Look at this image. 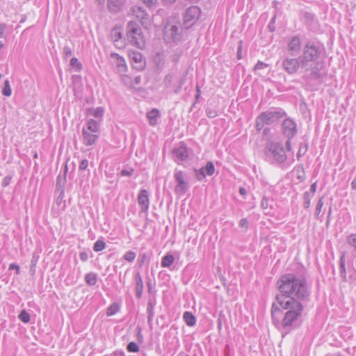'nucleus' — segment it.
<instances>
[{
    "instance_id": "obj_26",
    "label": "nucleus",
    "mask_w": 356,
    "mask_h": 356,
    "mask_svg": "<svg viewBox=\"0 0 356 356\" xmlns=\"http://www.w3.org/2000/svg\"><path fill=\"white\" fill-rule=\"evenodd\" d=\"M183 318L187 325L191 327L195 325L196 323V319L195 316L191 312H185L184 313Z\"/></svg>"
},
{
    "instance_id": "obj_11",
    "label": "nucleus",
    "mask_w": 356,
    "mask_h": 356,
    "mask_svg": "<svg viewBox=\"0 0 356 356\" xmlns=\"http://www.w3.org/2000/svg\"><path fill=\"white\" fill-rule=\"evenodd\" d=\"M129 58L133 67L136 70L142 71L145 68L146 61L141 53L136 51H131Z\"/></svg>"
},
{
    "instance_id": "obj_50",
    "label": "nucleus",
    "mask_w": 356,
    "mask_h": 356,
    "mask_svg": "<svg viewBox=\"0 0 356 356\" xmlns=\"http://www.w3.org/2000/svg\"><path fill=\"white\" fill-rule=\"evenodd\" d=\"M242 44L243 42L241 40L238 42V49H237V58L238 59L242 58Z\"/></svg>"
},
{
    "instance_id": "obj_35",
    "label": "nucleus",
    "mask_w": 356,
    "mask_h": 356,
    "mask_svg": "<svg viewBox=\"0 0 356 356\" xmlns=\"http://www.w3.org/2000/svg\"><path fill=\"white\" fill-rule=\"evenodd\" d=\"M11 93H12V90H11V88H10V86L9 81L8 80H6L4 81V86H3V88L2 90V94L4 96L9 97V96L11 95Z\"/></svg>"
},
{
    "instance_id": "obj_29",
    "label": "nucleus",
    "mask_w": 356,
    "mask_h": 356,
    "mask_svg": "<svg viewBox=\"0 0 356 356\" xmlns=\"http://www.w3.org/2000/svg\"><path fill=\"white\" fill-rule=\"evenodd\" d=\"M97 275L94 273H90L86 275L85 281L90 286H94L97 283Z\"/></svg>"
},
{
    "instance_id": "obj_16",
    "label": "nucleus",
    "mask_w": 356,
    "mask_h": 356,
    "mask_svg": "<svg viewBox=\"0 0 356 356\" xmlns=\"http://www.w3.org/2000/svg\"><path fill=\"white\" fill-rule=\"evenodd\" d=\"M83 143L86 146L94 145L99 138L97 134H93L88 131L85 128L82 129Z\"/></svg>"
},
{
    "instance_id": "obj_30",
    "label": "nucleus",
    "mask_w": 356,
    "mask_h": 356,
    "mask_svg": "<svg viewBox=\"0 0 356 356\" xmlns=\"http://www.w3.org/2000/svg\"><path fill=\"white\" fill-rule=\"evenodd\" d=\"M264 124H266V120H265L264 116L262 115V114L261 113L256 119V122H255L256 129L258 131H260L263 129Z\"/></svg>"
},
{
    "instance_id": "obj_31",
    "label": "nucleus",
    "mask_w": 356,
    "mask_h": 356,
    "mask_svg": "<svg viewBox=\"0 0 356 356\" xmlns=\"http://www.w3.org/2000/svg\"><path fill=\"white\" fill-rule=\"evenodd\" d=\"M346 241L354 250L356 253V234H350L346 238Z\"/></svg>"
},
{
    "instance_id": "obj_12",
    "label": "nucleus",
    "mask_w": 356,
    "mask_h": 356,
    "mask_svg": "<svg viewBox=\"0 0 356 356\" xmlns=\"http://www.w3.org/2000/svg\"><path fill=\"white\" fill-rule=\"evenodd\" d=\"M266 120V124L270 125L277 121H278L280 118H282L286 115V113L281 108H277L275 111H266L261 113Z\"/></svg>"
},
{
    "instance_id": "obj_32",
    "label": "nucleus",
    "mask_w": 356,
    "mask_h": 356,
    "mask_svg": "<svg viewBox=\"0 0 356 356\" xmlns=\"http://www.w3.org/2000/svg\"><path fill=\"white\" fill-rule=\"evenodd\" d=\"M175 79V74L173 72H169L165 75L163 79L164 84L166 88L171 86V83Z\"/></svg>"
},
{
    "instance_id": "obj_51",
    "label": "nucleus",
    "mask_w": 356,
    "mask_h": 356,
    "mask_svg": "<svg viewBox=\"0 0 356 356\" xmlns=\"http://www.w3.org/2000/svg\"><path fill=\"white\" fill-rule=\"evenodd\" d=\"M88 166V161L87 159H83L81 161L80 165H79V170H85Z\"/></svg>"
},
{
    "instance_id": "obj_60",
    "label": "nucleus",
    "mask_w": 356,
    "mask_h": 356,
    "mask_svg": "<svg viewBox=\"0 0 356 356\" xmlns=\"http://www.w3.org/2000/svg\"><path fill=\"white\" fill-rule=\"evenodd\" d=\"M9 269L10 270L15 269L17 274H19V266H17V264H11L10 265V266H9Z\"/></svg>"
},
{
    "instance_id": "obj_33",
    "label": "nucleus",
    "mask_w": 356,
    "mask_h": 356,
    "mask_svg": "<svg viewBox=\"0 0 356 356\" xmlns=\"http://www.w3.org/2000/svg\"><path fill=\"white\" fill-rule=\"evenodd\" d=\"M169 31L170 32L171 38H172L173 40H176L179 38V29L177 26H176V25L172 26Z\"/></svg>"
},
{
    "instance_id": "obj_28",
    "label": "nucleus",
    "mask_w": 356,
    "mask_h": 356,
    "mask_svg": "<svg viewBox=\"0 0 356 356\" xmlns=\"http://www.w3.org/2000/svg\"><path fill=\"white\" fill-rule=\"evenodd\" d=\"M201 170H203L204 172H206V175L211 176L215 172V167L213 162L209 161L207 163L206 166L202 167Z\"/></svg>"
},
{
    "instance_id": "obj_25",
    "label": "nucleus",
    "mask_w": 356,
    "mask_h": 356,
    "mask_svg": "<svg viewBox=\"0 0 356 356\" xmlns=\"http://www.w3.org/2000/svg\"><path fill=\"white\" fill-rule=\"evenodd\" d=\"M86 130L90 133L97 134L99 131V124L96 120L90 119L87 123Z\"/></svg>"
},
{
    "instance_id": "obj_40",
    "label": "nucleus",
    "mask_w": 356,
    "mask_h": 356,
    "mask_svg": "<svg viewBox=\"0 0 356 356\" xmlns=\"http://www.w3.org/2000/svg\"><path fill=\"white\" fill-rule=\"evenodd\" d=\"M18 317L23 323H27L30 321V314L25 310L22 311Z\"/></svg>"
},
{
    "instance_id": "obj_27",
    "label": "nucleus",
    "mask_w": 356,
    "mask_h": 356,
    "mask_svg": "<svg viewBox=\"0 0 356 356\" xmlns=\"http://www.w3.org/2000/svg\"><path fill=\"white\" fill-rule=\"evenodd\" d=\"M175 257L172 254L165 255L161 260V266L163 268L170 267L174 262Z\"/></svg>"
},
{
    "instance_id": "obj_13",
    "label": "nucleus",
    "mask_w": 356,
    "mask_h": 356,
    "mask_svg": "<svg viewBox=\"0 0 356 356\" xmlns=\"http://www.w3.org/2000/svg\"><path fill=\"white\" fill-rule=\"evenodd\" d=\"M132 12L136 18L139 19L143 26H147L149 22V15L142 7L134 6L132 8Z\"/></svg>"
},
{
    "instance_id": "obj_48",
    "label": "nucleus",
    "mask_w": 356,
    "mask_h": 356,
    "mask_svg": "<svg viewBox=\"0 0 356 356\" xmlns=\"http://www.w3.org/2000/svg\"><path fill=\"white\" fill-rule=\"evenodd\" d=\"M6 24L3 23L0 24V38L6 37Z\"/></svg>"
},
{
    "instance_id": "obj_46",
    "label": "nucleus",
    "mask_w": 356,
    "mask_h": 356,
    "mask_svg": "<svg viewBox=\"0 0 356 356\" xmlns=\"http://www.w3.org/2000/svg\"><path fill=\"white\" fill-rule=\"evenodd\" d=\"M323 206V198H321L318 200V202L317 203V205H316V216L317 218H318V215L320 214V213L321 211V209H322Z\"/></svg>"
},
{
    "instance_id": "obj_17",
    "label": "nucleus",
    "mask_w": 356,
    "mask_h": 356,
    "mask_svg": "<svg viewBox=\"0 0 356 356\" xmlns=\"http://www.w3.org/2000/svg\"><path fill=\"white\" fill-rule=\"evenodd\" d=\"M174 153L175 156L181 161H186L188 158V150L184 143L175 149Z\"/></svg>"
},
{
    "instance_id": "obj_38",
    "label": "nucleus",
    "mask_w": 356,
    "mask_h": 356,
    "mask_svg": "<svg viewBox=\"0 0 356 356\" xmlns=\"http://www.w3.org/2000/svg\"><path fill=\"white\" fill-rule=\"evenodd\" d=\"M111 35L115 42H118L122 36V33L118 31L117 29H112Z\"/></svg>"
},
{
    "instance_id": "obj_52",
    "label": "nucleus",
    "mask_w": 356,
    "mask_h": 356,
    "mask_svg": "<svg viewBox=\"0 0 356 356\" xmlns=\"http://www.w3.org/2000/svg\"><path fill=\"white\" fill-rule=\"evenodd\" d=\"M63 53L66 57H70L72 55V49L70 47L65 46L63 48Z\"/></svg>"
},
{
    "instance_id": "obj_6",
    "label": "nucleus",
    "mask_w": 356,
    "mask_h": 356,
    "mask_svg": "<svg viewBox=\"0 0 356 356\" xmlns=\"http://www.w3.org/2000/svg\"><path fill=\"white\" fill-rule=\"evenodd\" d=\"M174 178L176 181L175 193L178 195H184L189 188V183L186 174L181 170H175Z\"/></svg>"
},
{
    "instance_id": "obj_14",
    "label": "nucleus",
    "mask_w": 356,
    "mask_h": 356,
    "mask_svg": "<svg viewBox=\"0 0 356 356\" xmlns=\"http://www.w3.org/2000/svg\"><path fill=\"white\" fill-rule=\"evenodd\" d=\"M301 50V43L300 38L297 35L293 37L287 45V51L291 56H296Z\"/></svg>"
},
{
    "instance_id": "obj_20",
    "label": "nucleus",
    "mask_w": 356,
    "mask_h": 356,
    "mask_svg": "<svg viewBox=\"0 0 356 356\" xmlns=\"http://www.w3.org/2000/svg\"><path fill=\"white\" fill-rule=\"evenodd\" d=\"M135 281H136V295L138 298H140L142 297V294L143 292V283L142 280L141 275L140 273H136L135 275Z\"/></svg>"
},
{
    "instance_id": "obj_10",
    "label": "nucleus",
    "mask_w": 356,
    "mask_h": 356,
    "mask_svg": "<svg viewBox=\"0 0 356 356\" xmlns=\"http://www.w3.org/2000/svg\"><path fill=\"white\" fill-rule=\"evenodd\" d=\"M283 135L289 139L293 138L297 134L296 124L291 118H286L282 124Z\"/></svg>"
},
{
    "instance_id": "obj_54",
    "label": "nucleus",
    "mask_w": 356,
    "mask_h": 356,
    "mask_svg": "<svg viewBox=\"0 0 356 356\" xmlns=\"http://www.w3.org/2000/svg\"><path fill=\"white\" fill-rule=\"evenodd\" d=\"M239 225L241 227H244L245 229L248 227V222L246 218H243L239 222Z\"/></svg>"
},
{
    "instance_id": "obj_4",
    "label": "nucleus",
    "mask_w": 356,
    "mask_h": 356,
    "mask_svg": "<svg viewBox=\"0 0 356 356\" xmlns=\"http://www.w3.org/2000/svg\"><path fill=\"white\" fill-rule=\"evenodd\" d=\"M276 300L282 308L286 312H302L303 307L300 300L293 296L285 297L283 295H277Z\"/></svg>"
},
{
    "instance_id": "obj_22",
    "label": "nucleus",
    "mask_w": 356,
    "mask_h": 356,
    "mask_svg": "<svg viewBox=\"0 0 356 356\" xmlns=\"http://www.w3.org/2000/svg\"><path fill=\"white\" fill-rule=\"evenodd\" d=\"M159 115V110L154 108L147 113V118L151 125L154 126L157 124V118Z\"/></svg>"
},
{
    "instance_id": "obj_59",
    "label": "nucleus",
    "mask_w": 356,
    "mask_h": 356,
    "mask_svg": "<svg viewBox=\"0 0 356 356\" xmlns=\"http://www.w3.org/2000/svg\"><path fill=\"white\" fill-rule=\"evenodd\" d=\"M145 259H146V254H143L140 257V259H138V264H139V266L141 267L145 261Z\"/></svg>"
},
{
    "instance_id": "obj_62",
    "label": "nucleus",
    "mask_w": 356,
    "mask_h": 356,
    "mask_svg": "<svg viewBox=\"0 0 356 356\" xmlns=\"http://www.w3.org/2000/svg\"><path fill=\"white\" fill-rule=\"evenodd\" d=\"M138 332L137 334V339H138L139 342H142L143 340V334L141 333V328L140 327H138Z\"/></svg>"
},
{
    "instance_id": "obj_39",
    "label": "nucleus",
    "mask_w": 356,
    "mask_h": 356,
    "mask_svg": "<svg viewBox=\"0 0 356 356\" xmlns=\"http://www.w3.org/2000/svg\"><path fill=\"white\" fill-rule=\"evenodd\" d=\"M312 197V195L308 191L304 193V208L308 209L310 206V201Z\"/></svg>"
},
{
    "instance_id": "obj_21",
    "label": "nucleus",
    "mask_w": 356,
    "mask_h": 356,
    "mask_svg": "<svg viewBox=\"0 0 356 356\" xmlns=\"http://www.w3.org/2000/svg\"><path fill=\"white\" fill-rule=\"evenodd\" d=\"M340 276L343 282H347L346 271V252H343L339 260Z\"/></svg>"
},
{
    "instance_id": "obj_55",
    "label": "nucleus",
    "mask_w": 356,
    "mask_h": 356,
    "mask_svg": "<svg viewBox=\"0 0 356 356\" xmlns=\"http://www.w3.org/2000/svg\"><path fill=\"white\" fill-rule=\"evenodd\" d=\"M133 172H134L133 169H130V170L124 169L121 171V175L122 176H131V175H132Z\"/></svg>"
},
{
    "instance_id": "obj_49",
    "label": "nucleus",
    "mask_w": 356,
    "mask_h": 356,
    "mask_svg": "<svg viewBox=\"0 0 356 356\" xmlns=\"http://www.w3.org/2000/svg\"><path fill=\"white\" fill-rule=\"evenodd\" d=\"M267 67H268V64L264 63L261 61H258L257 63L255 65L254 70H261L263 68H266Z\"/></svg>"
},
{
    "instance_id": "obj_1",
    "label": "nucleus",
    "mask_w": 356,
    "mask_h": 356,
    "mask_svg": "<svg viewBox=\"0 0 356 356\" xmlns=\"http://www.w3.org/2000/svg\"><path fill=\"white\" fill-rule=\"evenodd\" d=\"M321 51L319 47L313 43H307L303 47L302 54L300 56L302 69L305 70L302 79L307 84L315 82L321 84L323 82V74L321 72L319 63L317 61Z\"/></svg>"
},
{
    "instance_id": "obj_24",
    "label": "nucleus",
    "mask_w": 356,
    "mask_h": 356,
    "mask_svg": "<svg viewBox=\"0 0 356 356\" xmlns=\"http://www.w3.org/2000/svg\"><path fill=\"white\" fill-rule=\"evenodd\" d=\"M107 6L108 10L113 13H117L121 6L120 0H108Z\"/></svg>"
},
{
    "instance_id": "obj_7",
    "label": "nucleus",
    "mask_w": 356,
    "mask_h": 356,
    "mask_svg": "<svg viewBox=\"0 0 356 356\" xmlns=\"http://www.w3.org/2000/svg\"><path fill=\"white\" fill-rule=\"evenodd\" d=\"M302 312H286L282 321L284 328L291 330L298 326L301 321Z\"/></svg>"
},
{
    "instance_id": "obj_36",
    "label": "nucleus",
    "mask_w": 356,
    "mask_h": 356,
    "mask_svg": "<svg viewBox=\"0 0 356 356\" xmlns=\"http://www.w3.org/2000/svg\"><path fill=\"white\" fill-rule=\"evenodd\" d=\"M106 247V243L104 241L102 240H97L93 246V250L95 252H99L103 250Z\"/></svg>"
},
{
    "instance_id": "obj_56",
    "label": "nucleus",
    "mask_w": 356,
    "mask_h": 356,
    "mask_svg": "<svg viewBox=\"0 0 356 356\" xmlns=\"http://www.w3.org/2000/svg\"><path fill=\"white\" fill-rule=\"evenodd\" d=\"M261 206L264 209H267L268 207V200L266 197H263L261 202Z\"/></svg>"
},
{
    "instance_id": "obj_57",
    "label": "nucleus",
    "mask_w": 356,
    "mask_h": 356,
    "mask_svg": "<svg viewBox=\"0 0 356 356\" xmlns=\"http://www.w3.org/2000/svg\"><path fill=\"white\" fill-rule=\"evenodd\" d=\"M79 257H80L81 261H86L88 260V254L86 252H83L80 253Z\"/></svg>"
},
{
    "instance_id": "obj_15",
    "label": "nucleus",
    "mask_w": 356,
    "mask_h": 356,
    "mask_svg": "<svg viewBox=\"0 0 356 356\" xmlns=\"http://www.w3.org/2000/svg\"><path fill=\"white\" fill-rule=\"evenodd\" d=\"M138 204L141 207V211L147 213L149 206V193L145 189H142L138 196Z\"/></svg>"
},
{
    "instance_id": "obj_42",
    "label": "nucleus",
    "mask_w": 356,
    "mask_h": 356,
    "mask_svg": "<svg viewBox=\"0 0 356 356\" xmlns=\"http://www.w3.org/2000/svg\"><path fill=\"white\" fill-rule=\"evenodd\" d=\"M125 260L129 262H132L136 258V253L132 251H128L124 256Z\"/></svg>"
},
{
    "instance_id": "obj_45",
    "label": "nucleus",
    "mask_w": 356,
    "mask_h": 356,
    "mask_svg": "<svg viewBox=\"0 0 356 356\" xmlns=\"http://www.w3.org/2000/svg\"><path fill=\"white\" fill-rule=\"evenodd\" d=\"M195 176H196V178L197 179H198L199 181H201L204 178H205L206 177V172H204L203 170L200 169L199 170H195Z\"/></svg>"
},
{
    "instance_id": "obj_41",
    "label": "nucleus",
    "mask_w": 356,
    "mask_h": 356,
    "mask_svg": "<svg viewBox=\"0 0 356 356\" xmlns=\"http://www.w3.org/2000/svg\"><path fill=\"white\" fill-rule=\"evenodd\" d=\"M127 349L130 353H136L139 350V346L136 342L131 341L128 343Z\"/></svg>"
},
{
    "instance_id": "obj_9",
    "label": "nucleus",
    "mask_w": 356,
    "mask_h": 356,
    "mask_svg": "<svg viewBox=\"0 0 356 356\" xmlns=\"http://www.w3.org/2000/svg\"><path fill=\"white\" fill-rule=\"evenodd\" d=\"M282 67L289 74H294L300 67L302 68L301 60L300 57L295 58L286 56L282 62Z\"/></svg>"
},
{
    "instance_id": "obj_64",
    "label": "nucleus",
    "mask_w": 356,
    "mask_h": 356,
    "mask_svg": "<svg viewBox=\"0 0 356 356\" xmlns=\"http://www.w3.org/2000/svg\"><path fill=\"white\" fill-rule=\"evenodd\" d=\"M285 147L288 152H290L291 150V139L287 138V140L286 141Z\"/></svg>"
},
{
    "instance_id": "obj_23",
    "label": "nucleus",
    "mask_w": 356,
    "mask_h": 356,
    "mask_svg": "<svg viewBox=\"0 0 356 356\" xmlns=\"http://www.w3.org/2000/svg\"><path fill=\"white\" fill-rule=\"evenodd\" d=\"M154 304L151 300H149L147 305V323L149 325H152V322L154 316Z\"/></svg>"
},
{
    "instance_id": "obj_8",
    "label": "nucleus",
    "mask_w": 356,
    "mask_h": 356,
    "mask_svg": "<svg viewBox=\"0 0 356 356\" xmlns=\"http://www.w3.org/2000/svg\"><path fill=\"white\" fill-rule=\"evenodd\" d=\"M200 14L201 10L199 7L191 6L188 8L184 15V26L186 29L191 27L199 19Z\"/></svg>"
},
{
    "instance_id": "obj_47",
    "label": "nucleus",
    "mask_w": 356,
    "mask_h": 356,
    "mask_svg": "<svg viewBox=\"0 0 356 356\" xmlns=\"http://www.w3.org/2000/svg\"><path fill=\"white\" fill-rule=\"evenodd\" d=\"M184 81L185 78L181 77V79H179L178 82V86L174 90L175 93L178 94L183 84L184 83Z\"/></svg>"
},
{
    "instance_id": "obj_43",
    "label": "nucleus",
    "mask_w": 356,
    "mask_h": 356,
    "mask_svg": "<svg viewBox=\"0 0 356 356\" xmlns=\"http://www.w3.org/2000/svg\"><path fill=\"white\" fill-rule=\"evenodd\" d=\"M70 65L72 67H76L79 70H80L81 69V63L78 60V59L76 58H72L71 60H70Z\"/></svg>"
},
{
    "instance_id": "obj_53",
    "label": "nucleus",
    "mask_w": 356,
    "mask_h": 356,
    "mask_svg": "<svg viewBox=\"0 0 356 356\" xmlns=\"http://www.w3.org/2000/svg\"><path fill=\"white\" fill-rule=\"evenodd\" d=\"M11 177L9 176L5 177L2 181L1 185L3 187L8 186L10 183Z\"/></svg>"
},
{
    "instance_id": "obj_5",
    "label": "nucleus",
    "mask_w": 356,
    "mask_h": 356,
    "mask_svg": "<svg viewBox=\"0 0 356 356\" xmlns=\"http://www.w3.org/2000/svg\"><path fill=\"white\" fill-rule=\"evenodd\" d=\"M267 156H273L274 160L279 163H284L286 159L285 150L280 143H270L265 148Z\"/></svg>"
},
{
    "instance_id": "obj_19",
    "label": "nucleus",
    "mask_w": 356,
    "mask_h": 356,
    "mask_svg": "<svg viewBox=\"0 0 356 356\" xmlns=\"http://www.w3.org/2000/svg\"><path fill=\"white\" fill-rule=\"evenodd\" d=\"M111 57L115 60V65L120 72H125L127 70V65L124 59L119 54L113 53L111 54Z\"/></svg>"
},
{
    "instance_id": "obj_34",
    "label": "nucleus",
    "mask_w": 356,
    "mask_h": 356,
    "mask_svg": "<svg viewBox=\"0 0 356 356\" xmlns=\"http://www.w3.org/2000/svg\"><path fill=\"white\" fill-rule=\"evenodd\" d=\"M90 114L96 118H102L104 114V109L102 107H97L95 109L90 110Z\"/></svg>"
},
{
    "instance_id": "obj_44",
    "label": "nucleus",
    "mask_w": 356,
    "mask_h": 356,
    "mask_svg": "<svg viewBox=\"0 0 356 356\" xmlns=\"http://www.w3.org/2000/svg\"><path fill=\"white\" fill-rule=\"evenodd\" d=\"M207 117L210 118H213L218 115V111L213 108H207L206 110Z\"/></svg>"
},
{
    "instance_id": "obj_58",
    "label": "nucleus",
    "mask_w": 356,
    "mask_h": 356,
    "mask_svg": "<svg viewBox=\"0 0 356 356\" xmlns=\"http://www.w3.org/2000/svg\"><path fill=\"white\" fill-rule=\"evenodd\" d=\"M195 90H196L195 100L197 102L201 95L200 87L198 85L196 86Z\"/></svg>"
},
{
    "instance_id": "obj_63",
    "label": "nucleus",
    "mask_w": 356,
    "mask_h": 356,
    "mask_svg": "<svg viewBox=\"0 0 356 356\" xmlns=\"http://www.w3.org/2000/svg\"><path fill=\"white\" fill-rule=\"evenodd\" d=\"M170 58H171V60H172L173 63H177V61H178V60H179V54H173V55H172V56H170Z\"/></svg>"
},
{
    "instance_id": "obj_61",
    "label": "nucleus",
    "mask_w": 356,
    "mask_h": 356,
    "mask_svg": "<svg viewBox=\"0 0 356 356\" xmlns=\"http://www.w3.org/2000/svg\"><path fill=\"white\" fill-rule=\"evenodd\" d=\"M148 7L152 6L157 0H142Z\"/></svg>"
},
{
    "instance_id": "obj_37",
    "label": "nucleus",
    "mask_w": 356,
    "mask_h": 356,
    "mask_svg": "<svg viewBox=\"0 0 356 356\" xmlns=\"http://www.w3.org/2000/svg\"><path fill=\"white\" fill-rule=\"evenodd\" d=\"M281 313V310L279 309L277 306H276L275 304H273L272 305V309H271V315L273 321H278V314Z\"/></svg>"
},
{
    "instance_id": "obj_3",
    "label": "nucleus",
    "mask_w": 356,
    "mask_h": 356,
    "mask_svg": "<svg viewBox=\"0 0 356 356\" xmlns=\"http://www.w3.org/2000/svg\"><path fill=\"white\" fill-rule=\"evenodd\" d=\"M127 35L129 42L136 47L143 49L145 47V40L138 23L131 21L127 24Z\"/></svg>"
},
{
    "instance_id": "obj_18",
    "label": "nucleus",
    "mask_w": 356,
    "mask_h": 356,
    "mask_svg": "<svg viewBox=\"0 0 356 356\" xmlns=\"http://www.w3.org/2000/svg\"><path fill=\"white\" fill-rule=\"evenodd\" d=\"M67 172V165H65V175H66ZM65 182H66L65 175H64L63 177L61 175H58L56 178V190L59 191L60 192V195L58 196V199L59 198L61 199L63 196L64 186H65Z\"/></svg>"
},
{
    "instance_id": "obj_2",
    "label": "nucleus",
    "mask_w": 356,
    "mask_h": 356,
    "mask_svg": "<svg viewBox=\"0 0 356 356\" xmlns=\"http://www.w3.org/2000/svg\"><path fill=\"white\" fill-rule=\"evenodd\" d=\"M279 290L285 297L293 296L300 300L307 299L309 293L307 282L304 278H298L294 275H284L277 282Z\"/></svg>"
}]
</instances>
